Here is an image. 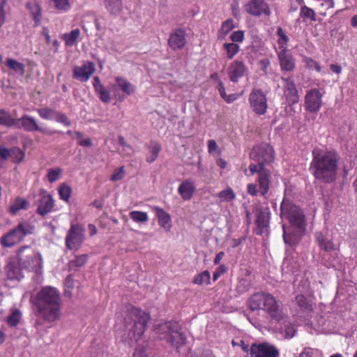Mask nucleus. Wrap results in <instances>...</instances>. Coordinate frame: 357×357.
<instances>
[{"instance_id": "nucleus-43", "label": "nucleus", "mask_w": 357, "mask_h": 357, "mask_svg": "<svg viewBox=\"0 0 357 357\" xmlns=\"http://www.w3.org/2000/svg\"><path fill=\"white\" fill-rule=\"evenodd\" d=\"M88 259L89 257L86 254L75 255V259L70 261L69 266L70 268L82 267L87 262Z\"/></svg>"}, {"instance_id": "nucleus-24", "label": "nucleus", "mask_w": 357, "mask_h": 357, "mask_svg": "<svg viewBox=\"0 0 357 357\" xmlns=\"http://www.w3.org/2000/svg\"><path fill=\"white\" fill-rule=\"evenodd\" d=\"M195 191V182L191 179L184 180L178 188V192L183 200H190Z\"/></svg>"}, {"instance_id": "nucleus-33", "label": "nucleus", "mask_w": 357, "mask_h": 357, "mask_svg": "<svg viewBox=\"0 0 357 357\" xmlns=\"http://www.w3.org/2000/svg\"><path fill=\"white\" fill-rule=\"evenodd\" d=\"M316 240L320 248L326 252H331L335 250V245L331 240L326 239L321 232L315 234Z\"/></svg>"}, {"instance_id": "nucleus-45", "label": "nucleus", "mask_w": 357, "mask_h": 357, "mask_svg": "<svg viewBox=\"0 0 357 357\" xmlns=\"http://www.w3.org/2000/svg\"><path fill=\"white\" fill-rule=\"evenodd\" d=\"M297 305L299 306L301 310L303 311H312V306L308 302L307 298L303 294H299L295 298Z\"/></svg>"}, {"instance_id": "nucleus-63", "label": "nucleus", "mask_w": 357, "mask_h": 357, "mask_svg": "<svg viewBox=\"0 0 357 357\" xmlns=\"http://www.w3.org/2000/svg\"><path fill=\"white\" fill-rule=\"evenodd\" d=\"M11 149L5 147H0V158L3 160H7L10 157Z\"/></svg>"}, {"instance_id": "nucleus-1", "label": "nucleus", "mask_w": 357, "mask_h": 357, "mask_svg": "<svg viewBox=\"0 0 357 357\" xmlns=\"http://www.w3.org/2000/svg\"><path fill=\"white\" fill-rule=\"evenodd\" d=\"M309 170L314 178L321 183L331 184L336 181L338 175L340 156L334 149L315 147L312 151Z\"/></svg>"}, {"instance_id": "nucleus-64", "label": "nucleus", "mask_w": 357, "mask_h": 357, "mask_svg": "<svg viewBox=\"0 0 357 357\" xmlns=\"http://www.w3.org/2000/svg\"><path fill=\"white\" fill-rule=\"evenodd\" d=\"M208 151L209 153H212L217 151L218 149V145L216 144V142L213 139H210L208 141Z\"/></svg>"}, {"instance_id": "nucleus-61", "label": "nucleus", "mask_w": 357, "mask_h": 357, "mask_svg": "<svg viewBox=\"0 0 357 357\" xmlns=\"http://www.w3.org/2000/svg\"><path fill=\"white\" fill-rule=\"evenodd\" d=\"M269 225H256L253 231L257 235H262L264 233L268 231Z\"/></svg>"}, {"instance_id": "nucleus-10", "label": "nucleus", "mask_w": 357, "mask_h": 357, "mask_svg": "<svg viewBox=\"0 0 357 357\" xmlns=\"http://www.w3.org/2000/svg\"><path fill=\"white\" fill-rule=\"evenodd\" d=\"M20 122V126L17 124V127L22 128L26 132H39L43 135L52 136L55 134H61L62 132L56 130H48L40 127L36 119L31 116L24 114L20 119H17V123Z\"/></svg>"}, {"instance_id": "nucleus-23", "label": "nucleus", "mask_w": 357, "mask_h": 357, "mask_svg": "<svg viewBox=\"0 0 357 357\" xmlns=\"http://www.w3.org/2000/svg\"><path fill=\"white\" fill-rule=\"evenodd\" d=\"M278 57L282 71L291 72L295 69V59L287 51L278 52Z\"/></svg>"}, {"instance_id": "nucleus-14", "label": "nucleus", "mask_w": 357, "mask_h": 357, "mask_svg": "<svg viewBox=\"0 0 357 357\" xmlns=\"http://www.w3.org/2000/svg\"><path fill=\"white\" fill-rule=\"evenodd\" d=\"M323 93L318 89H311L306 91L304 97L305 109L311 113L318 112L323 105Z\"/></svg>"}, {"instance_id": "nucleus-20", "label": "nucleus", "mask_w": 357, "mask_h": 357, "mask_svg": "<svg viewBox=\"0 0 357 357\" xmlns=\"http://www.w3.org/2000/svg\"><path fill=\"white\" fill-rule=\"evenodd\" d=\"M40 199L38 201L37 213L45 216L54 211L55 200L46 190H40Z\"/></svg>"}, {"instance_id": "nucleus-34", "label": "nucleus", "mask_w": 357, "mask_h": 357, "mask_svg": "<svg viewBox=\"0 0 357 357\" xmlns=\"http://www.w3.org/2000/svg\"><path fill=\"white\" fill-rule=\"evenodd\" d=\"M105 8L112 15H119L123 10V3L121 0H106Z\"/></svg>"}, {"instance_id": "nucleus-2", "label": "nucleus", "mask_w": 357, "mask_h": 357, "mask_svg": "<svg viewBox=\"0 0 357 357\" xmlns=\"http://www.w3.org/2000/svg\"><path fill=\"white\" fill-rule=\"evenodd\" d=\"M33 303L44 321L52 323L59 319L62 303L57 289L50 286L43 287L37 292Z\"/></svg>"}, {"instance_id": "nucleus-27", "label": "nucleus", "mask_w": 357, "mask_h": 357, "mask_svg": "<svg viewBox=\"0 0 357 357\" xmlns=\"http://www.w3.org/2000/svg\"><path fill=\"white\" fill-rule=\"evenodd\" d=\"M146 148L149 151V154L146 155V160L148 163L151 164L157 160L162 147L159 142L151 140L146 145Z\"/></svg>"}, {"instance_id": "nucleus-22", "label": "nucleus", "mask_w": 357, "mask_h": 357, "mask_svg": "<svg viewBox=\"0 0 357 357\" xmlns=\"http://www.w3.org/2000/svg\"><path fill=\"white\" fill-rule=\"evenodd\" d=\"M167 43L173 50L183 49L186 44L185 29L182 28L176 29L170 33Z\"/></svg>"}, {"instance_id": "nucleus-13", "label": "nucleus", "mask_w": 357, "mask_h": 357, "mask_svg": "<svg viewBox=\"0 0 357 357\" xmlns=\"http://www.w3.org/2000/svg\"><path fill=\"white\" fill-rule=\"evenodd\" d=\"M248 67L240 59L232 61L227 69V77L233 83H238L241 78L248 74Z\"/></svg>"}, {"instance_id": "nucleus-48", "label": "nucleus", "mask_w": 357, "mask_h": 357, "mask_svg": "<svg viewBox=\"0 0 357 357\" xmlns=\"http://www.w3.org/2000/svg\"><path fill=\"white\" fill-rule=\"evenodd\" d=\"M62 173V169L59 167L50 169L47 171L46 177L50 183H52L56 181Z\"/></svg>"}, {"instance_id": "nucleus-12", "label": "nucleus", "mask_w": 357, "mask_h": 357, "mask_svg": "<svg viewBox=\"0 0 357 357\" xmlns=\"http://www.w3.org/2000/svg\"><path fill=\"white\" fill-rule=\"evenodd\" d=\"M305 225H282L283 238L286 243L296 244L305 233Z\"/></svg>"}, {"instance_id": "nucleus-55", "label": "nucleus", "mask_w": 357, "mask_h": 357, "mask_svg": "<svg viewBox=\"0 0 357 357\" xmlns=\"http://www.w3.org/2000/svg\"><path fill=\"white\" fill-rule=\"evenodd\" d=\"M299 357H322L321 353L317 349L311 348H305L301 353Z\"/></svg>"}, {"instance_id": "nucleus-16", "label": "nucleus", "mask_w": 357, "mask_h": 357, "mask_svg": "<svg viewBox=\"0 0 357 357\" xmlns=\"http://www.w3.org/2000/svg\"><path fill=\"white\" fill-rule=\"evenodd\" d=\"M250 357H280V351L268 342L254 343L250 347Z\"/></svg>"}, {"instance_id": "nucleus-11", "label": "nucleus", "mask_w": 357, "mask_h": 357, "mask_svg": "<svg viewBox=\"0 0 357 357\" xmlns=\"http://www.w3.org/2000/svg\"><path fill=\"white\" fill-rule=\"evenodd\" d=\"M283 95L287 102L292 106L299 102L298 91L292 77H281Z\"/></svg>"}, {"instance_id": "nucleus-47", "label": "nucleus", "mask_w": 357, "mask_h": 357, "mask_svg": "<svg viewBox=\"0 0 357 357\" xmlns=\"http://www.w3.org/2000/svg\"><path fill=\"white\" fill-rule=\"evenodd\" d=\"M27 7L29 8L31 13L32 17L35 22L36 25L38 24L42 17L41 8L37 4L31 6L29 3L27 4Z\"/></svg>"}, {"instance_id": "nucleus-50", "label": "nucleus", "mask_w": 357, "mask_h": 357, "mask_svg": "<svg viewBox=\"0 0 357 357\" xmlns=\"http://www.w3.org/2000/svg\"><path fill=\"white\" fill-rule=\"evenodd\" d=\"M130 218L136 222H144L148 220L147 213L137 211H133L129 213Z\"/></svg>"}, {"instance_id": "nucleus-21", "label": "nucleus", "mask_w": 357, "mask_h": 357, "mask_svg": "<svg viewBox=\"0 0 357 357\" xmlns=\"http://www.w3.org/2000/svg\"><path fill=\"white\" fill-rule=\"evenodd\" d=\"M262 310L274 319L280 320L282 318V310L275 298L268 293H265Z\"/></svg>"}, {"instance_id": "nucleus-4", "label": "nucleus", "mask_w": 357, "mask_h": 357, "mask_svg": "<svg viewBox=\"0 0 357 357\" xmlns=\"http://www.w3.org/2000/svg\"><path fill=\"white\" fill-rule=\"evenodd\" d=\"M249 169L252 175L257 174V178L256 179L257 184H248V193L252 197L257 196L258 194L263 197L266 196L269 191L271 182V171L265 167H259L254 163L249 165Z\"/></svg>"}, {"instance_id": "nucleus-42", "label": "nucleus", "mask_w": 357, "mask_h": 357, "mask_svg": "<svg viewBox=\"0 0 357 357\" xmlns=\"http://www.w3.org/2000/svg\"><path fill=\"white\" fill-rule=\"evenodd\" d=\"M276 33L278 36V44L280 51H287L288 36L281 27L277 29Z\"/></svg>"}, {"instance_id": "nucleus-58", "label": "nucleus", "mask_w": 357, "mask_h": 357, "mask_svg": "<svg viewBox=\"0 0 357 357\" xmlns=\"http://www.w3.org/2000/svg\"><path fill=\"white\" fill-rule=\"evenodd\" d=\"M230 39L232 41V43H242L244 40V31L238 30L236 31H234L230 35Z\"/></svg>"}, {"instance_id": "nucleus-49", "label": "nucleus", "mask_w": 357, "mask_h": 357, "mask_svg": "<svg viewBox=\"0 0 357 357\" xmlns=\"http://www.w3.org/2000/svg\"><path fill=\"white\" fill-rule=\"evenodd\" d=\"M155 212L159 223H169L170 222V215L162 208L155 207Z\"/></svg>"}, {"instance_id": "nucleus-38", "label": "nucleus", "mask_w": 357, "mask_h": 357, "mask_svg": "<svg viewBox=\"0 0 357 357\" xmlns=\"http://www.w3.org/2000/svg\"><path fill=\"white\" fill-rule=\"evenodd\" d=\"M192 283L199 285L211 284V274L208 271H204L197 275L192 280Z\"/></svg>"}, {"instance_id": "nucleus-17", "label": "nucleus", "mask_w": 357, "mask_h": 357, "mask_svg": "<svg viewBox=\"0 0 357 357\" xmlns=\"http://www.w3.org/2000/svg\"><path fill=\"white\" fill-rule=\"evenodd\" d=\"M281 216L289 221V223H303L304 214L296 206L284 202L280 206Z\"/></svg>"}, {"instance_id": "nucleus-29", "label": "nucleus", "mask_w": 357, "mask_h": 357, "mask_svg": "<svg viewBox=\"0 0 357 357\" xmlns=\"http://www.w3.org/2000/svg\"><path fill=\"white\" fill-rule=\"evenodd\" d=\"M251 215L255 216V223H268L269 222L268 213L265 211L259 208H254L252 210ZM250 214L248 213V223H250L251 222V218L250 217Z\"/></svg>"}, {"instance_id": "nucleus-41", "label": "nucleus", "mask_w": 357, "mask_h": 357, "mask_svg": "<svg viewBox=\"0 0 357 357\" xmlns=\"http://www.w3.org/2000/svg\"><path fill=\"white\" fill-rule=\"evenodd\" d=\"M300 16L303 18V22H306L307 20H310L312 22L317 21L314 10L305 5L301 6L300 10Z\"/></svg>"}, {"instance_id": "nucleus-54", "label": "nucleus", "mask_w": 357, "mask_h": 357, "mask_svg": "<svg viewBox=\"0 0 357 357\" xmlns=\"http://www.w3.org/2000/svg\"><path fill=\"white\" fill-rule=\"evenodd\" d=\"M54 120L60 123H62L63 125L66 126H70L71 125V123L67 116L59 111L56 112Z\"/></svg>"}, {"instance_id": "nucleus-51", "label": "nucleus", "mask_w": 357, "mask_h": 357, "mask_svg": "<svg viewBox=\"0 0 357 357\" xmlns=\"http://www.w3.org/2000/svg\"><path fill=\"white\" fill-rule=\"evenodd\" d=\"M13 162L18 164L21 162L24 158V153L18 148L11 149L10 157Z\"/></svg>"}, {"instance_id": "nucleus-46", "label": "nucleus", "mask_w": 357, "mask_h": 357, "mask_svg": "<svg viewBox=\"0 0 357 357\" xmlns=\"http://www.w3.org/2000/svg\"><path fill=\"white\" fill-rule=\"evenodd\" d=\"M22 317L21 312L16 309L8 317L7 324L10 327H15L20 322Z\"/></svg>"}, {"instance_id": "nucleus-40", "label": "nucleus", "mask_w": 357, "mask_h": 357, "mask_svg": "<svg viewBox=\"0 0 357 357\" xmlns=\"http://www.w3.org/2000/svg\"><path fill=\"white\" fill-rule=\"evenodd\" d=\"M218 197L220 202H229L235 199L236 194L231 188L227 187L225 190L218 192Z\"/></svg>"}, {"instance_id": "nucleus-15", "label": "nucleus", "mask_w": 357, "mask_h": 357, "mask_svg": "<svg viewBox=\"0 0 357 357\" xmlns=\"http://www.w3.org/2000/svg\"><path fill=\"white\" fill-rule=\"evenodd\" d=\"M84 240V230L81 225H72L66 237V246L70 250H77Z\"/></svg>"}, {"instance_id": "nucleus-26", "label": "nucleus", "mask_w": 357, "mask_h": 357, "mask_svg": "<svg viewBox=\"0 0 357 357\" xmlns=\"http://www.w3.org/2000/svg\"><path fill=\"white\" fill-rule=\"evenodd\" d=\"M17 262L10 261L6 268V278L9 280H17L20 281L22 278L21 273V268L17 266Z\"/></svg>"}, {"instance_id": "nucleus-44", "label": "nucleus", "mask_w": 357, "mask_h": 357, "mask_svg": "<svg viewBox=\"0 0 357 357\" xmlns=\"http://www.w3.org/2000/svg\"><path fill=\"white\" fill-rule=\"evenodd\" d=\"M36 112L41 119L44 120H52L54 119L56 110L46 107L43 108H38L36 109Z\"/></svg>"}, {"instance_id": "nucleus-56", "label": "nucleus", "mask_w": 357, "mask_h": 357, "mask_svg": "<svg viewBox=\"0 0 357 357\" xmlns=\"http://www.w3.org/2000/svg\"><path fill=\"white\" fill-rule=\"evenodd\" d=\"M125 176V170L124 167L121 166L117 169H116L112 176H110V180L112 181H117L121 180Z\"/></svg>"}, {"instance_id": "nucleus-36", "label": "nucleus", "mask_w": 357, "mask_h": 357, "mask_svg": "<svg viewBox=\"0 0 357 357\" xmlns=\"http://www.w3.org/2000/svg\"><path fill=\"white\" fill-rule=\"evenodd\" d=\"M6 65L8 68L22 76L25 73L24 64L13 59L8 58L6 61Z\"/></svg>"}, {"instance_id": "nucleus-53", "label": "nucleus", "mask_w": 357, "mask_h": 357, "mask_svg": "<svg viewBox=\"0 0 357 357\" xmlns=\"http://www.w3.org/2000/svg\"><path fill=\"white\" fill-rule=\"evenodd\" d=\"M303 61L305 63L307 68L310 69H314L317 72L319 73L321 70V67L318 62L310 57H305Z\"/></svg>"}, {"instance_id": "nucleus-18", "label": "nucleus", "mask_w": 357, "mask_h": 357, "mask_svg": "<svg viewBox=\"0 0 357 357\" xmlns=\"http://www.w3.org/2000/svg\"><path fill=\"white\" fill-rule=\"evenodd\" d=\"M245 11L254 17L265 15L269 17L271 10L264 0H250L245 6Z\"/></svg>"}, {"instance_id": "nucleus-9", "label": "nucleus", "mask_w": 357, "mask_h": 357, "mask_svg": "<svg viewBox=\"0 0 357 357\" xmlns=\"http://www.w3.org/2000/svg\"><path fill=\"white\" fill-rule=\"evenodd\" d=\"M248 102L252 111L257 116L264 115L268 109L266 95L261 89H254L251 91Z\"/></svg>"}, {"instance_id": "nucleus-19", "label": "nucleus", "mask_w": 357, "mask_h": 357, "mask_svg": "<svg viewBox=\"0 0 357 357\" xmlns=\"http://www.w3.org/2000/svg\"><path fill=\"white\" fill-rule=\"evenodd\" d=\"M95 63L92 61H84L82 66L73 68V77L80 82H86L96 72Z\"/></svg>"}, {"instance_id": "nucleus-8", "label": "nucleus", "mask_w": 357, "mask_h": 357, "mask_svg": "<svg viewBox=\"0 0 357 357\" xmlns=\"http://www.w3.org/2000/svg\"><path fill=\"white\" fill-rule=\"evenodd\" d=\"M31 225H17V227L1 237V243L3 247L10 248L20 243L24 237L32 232Z\"/></svg>"}, {"instance_id": "nucleus-25", "label": "nucleus", "mask_w": 357, "mask_h": 357, "mask_svg": "<svg viewBox=\"0 0 357 357\" xmlns=\"http://www.w3.org/2000/svg\"><path fill=\"white\" fill-rule=\"evenodd\" d=\"M92 84L95 92L99 96L100 100L104 103L109 102L111 100L110 91L102 84L98 76L93 77Z\"/></svg>"}, {"instance_id": "nucleus-5", "label": "nucleus", "mask_w": 357, "mask_h": 357, "mask_svg": "<svg viewBox=\"0 0 357 357\" xmlns=\"http://www.w3.org/2000/svg\"><path fill=\"white\" fill-rule=\"evenodd\" d=\"M155 330L161 340H165L178 350L185 344V337L181 333V326L178 321H169L162 323Z\"/></svg>"}, {"instance_id": "nucleus-32", "label": "nucleus", "mask_w": 357, "mask_h": 357, "mask_svg": "<svg viewBox=\"0 0 357 357\" xmlns=\"http://www.w3.org/2000/svg\"><path fill=\"white\" fill-rule=\"evenodd\" d=\"M80 36L79 29H75L69 33H65L61 36V38L64 41L66 46L72 47L77 43Z\"/></svg>"}, {"instance_id": "nucleus-3", "label": "nucleus", "mask_w": 357, "mask_h": 357, "mask_svg": "<svg viewBox=\"0 0 357 357\" xmlns=\"http://www.w3.org/2000/svg\"><path fill=\"white\" fill-rule=\"evenodd\" d=\"M125 309V328L130 332L131 339L137 342L146 330L150 315L141 308L131 304H126Z\"/></svg>"}, {"instance_id": "nucleus-62", "label": "nucleus", "mask_w": 357, "mask_h": 357, "mask_svg": "<svg viewBox=\"0 0 357 357\" xmlns=\"http://www.w3.org/2000/svg\"><path fill=\"white\" fill-rule=\"evenodd\" d=\"M133 357H149L146 352V349L140 346L136 347L133 354Z\"/></svg>"}, {"instance_id": "nucleus-39", "label": "nucleus", "mask_w": 357, "mask_h": 357, "mask_svg": "<svg viewBox=\"0 0 357 357\" xmlns=\"http://www.w3.org/2000/svg\"><path fill=\"white\" fill-rule=\"evenodd\" d=\"M59 198L65 202H69L72 194V188L66 183H61L58 188Z\"/></svg>"}, {"instance_id": "nucleus-6", "label": "nucleus", "mask_w": 357, "mask_h": 357, "mask_svg": "<svg viewBox=\"0 0 357 357\" xmlns=\"http://www.w3.org/2000/svg\"><path fill=\"white\" fill-rule=\"evenodd\" d=\"M15 259L22 268L29 270L36 269L42 262L41 255L30 246L20 248Z\"/></svg>"}, {"instance_id": "nucleus-28", "label": "nucleus", "mask_w": 357, "mask_h": 357, "mask_svg": "<svg viewBox=\"0 0 357 357\" xmlns=\"http://www.w3.org/2000/svg\"><path fill=\"white\" fill-rule=\"evenodd\" d=\"M265 292H257L252 294L248 300V305L250 310L255 311L262 309Z\"/></svg>"}, {"instance_id": "nucleus-59", "label": "nucleus", "mask_w": 357, "mask_h": 357, "mask_svg": "<svg viewBox=\"0 0 357 357\" xmlns=\"http://www.w3.org/2000/svg\"><path fill=\"white\" fill-rule=\"evenodd\" d=\"M245 234L244 235H243L242 236H241L240 238H232L231 241V246L233 248H235L236 247H238L240 244L242 243L243 241H244L246 238V234L248 232V227H245Z\"/></svg>"}, {"instance_id": "nucleus-7", "label": "nucleus", "mask_w": 357, "mask_h": 357, "mask_svg": "<svg viewBox=\"0 0 357 357\" xmlns=\"http://www.w3.org/2000/svg\"><path fill=\"white\" fill-rule=\"evenodd\" d=\"M250 157L259 165V167H265L273 162L275 158V151L273 148L267 143H261L253 147Z\"/></svg>"}, {"instance_id": "nucleus-30", "label": "nucleus", "mask_w": 357, "mask_h": 357, "mask_svg": "<svg viewBox=\"0 0 357 357\" xmlns=\"http://www.w3.org/2000/svg\"><path fill=\"white\" fill-rule=\"evenodd\" d=\"M29 206V202L22 197H16L9 206V212L15 215L20 210H26Z\"/></svg>"}, {"instance_id": "nucleus-57", "label": "nucleus", "mask_w": 357, "mask_h": 357, "mask_svg": "<svg viewBox=\"0 0 357 357\" xmlns=\"http://www.w3.org/2000/svg\"><path fill=\"white\" fill-rule=\"evenodd\" d=\"M54 5V7L60 10H66L70 8L69 0H51Z\"/></svg>"}, {"instance_id": "nucleus-60", "label": "nucleus", "mask_w": 357, "mask_h": 357, "mask_svg": "<svg viewBox=\"0 0 357 357\" xmlns=\"http://www.w3.org/2000/svg\"><path fill=\"white\" fill-rule=\"evenodd\" d=\"M227 271V267L225 265H220L213 274V281H216L222 275Z\"/></svg>"}, {"instance_id": "nucleus-35", "label": "nucleus", "mask_w": 357, "mask_h": 357, "mask_svg": "<svg viewBox=\"0 0 357 357\" xmlns=\"http://www.w3.org/2000/svg\"><path fill=\"white\" fill-rule=\"evenodd\" d=\"M223 50L226 52V57L231 60L240 52L239 45L234 43H225L222 45Z\"/></svg>"}, {"instance_id": "nucleus-52", "label": "nucleus", "mask_w": 357, "mask_h": 357, "mask_svg": "<svg viewBox=\"0 0 357 357\" xmlns=\"http://www.w3.org/2000/svg\"><path fill=\"white\" fill-rule=\"evenodd\" d=\"M234 28V20L232 19H228L222 23L220 29L219 30V34H222L225 36Z\"/></svg>"}, {"instance_id": "nucleus-31", "label": "nucleus", "mask_w": 357, "mask_h": 357, "mask_svg": "<svg viewBox=\"0 0 357 357\" xmlns=\"http://www.w3.org/2000/svg\"><path fill=\"white\" fill-rule=\"evenodd\" d=\"M116 85L127 96L133 94L135 91V86L122 77H116Z\"/></svg>"}, {"instance_id": "nucleus-37", "label": "nucleus", "mask_w": 357, "mask_h": 357, "mask_svg": "<svg viewBox=\"0 0 357 357\" xmlns=\"http://www.w3.org/2000/svg\"><path fill=\"white\" fill-rule=\"evenodd\" d=\"M0 126L6 127L17 126V119L13 118L9 112L0 110Z\"/></svg>"}]
</instances>
